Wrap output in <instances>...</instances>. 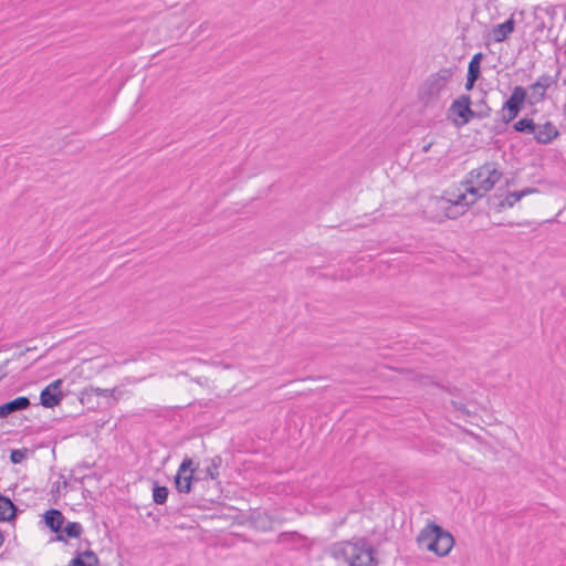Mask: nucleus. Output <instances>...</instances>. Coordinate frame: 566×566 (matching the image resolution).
<instances>
[{"mask_svg": "<svg viewBox=\"0 0 566 566\" xmlns=\"http://www.w3.org/2000/svg\"><path fill=\"white\" fill-rule=\"evenodd\" d=\"M502 178V172L493 163H486L469 172L463 190L448 192V198H441L440 202L447 210L446 216L455 219L463 214L465 209L485 196Z\"/></svg>", "mask_w": 566, "mask_h": 566, "instance_id": "nucleus-1", "label": "nucleus"}, {"mask_svg": "<svg viewBox=\"0 0 566 566\" xmlns=\"http://www.w3.org/2000/svg\"><path fill=\"white\" fill-rule=\"evenodd\" d=\"M333 555L337 559H343L348 566H376L378 564L375 548L366 539L335 545Z\"/></svg>", "mask_w": 566, "mask_h": 566, "instance_id": "nucleus-2", "label": "nucleus"}, {"mask_svg": "<svg viewBox=\"0 0 566 566\" xmlns=\"http://www.w3.org/2000/svg\"><path fill=\"white\" fill-rule=\"evenodd\" d=\"M452 75L451 69H442L427 78L420 91L421 98L426 104H433L440 97Z\"/></svg>", "mask_w": 566, "mask_h": 566, "instance_id": "nucleus-3", "label": "nucleus"}, {"mask_svg": "<svg viewBox=\"0 0 566 566\" xmlns=\"http://www.w3.org/2000/svg\"><path fill=\"white\" fill-rule=\"evenodd\" d=\"M417 543L422 549L433 552L438 556H447L455 541L452 533H419Z\"/></svg>", "mask_w": 566, "mask_h": 566, "instance_id": "nucleus-4", "label": "nucleus"}, {"mask_svg": "<svg viewBox=\"0 0 566 566\" xmlns=\"http://www.w3.org/2000/svg\"><path fill=\"white\" fill-rule=\"evenodd\" d=\"M449 116L457 126H463L475 117V111L471 108L469 95H461L454 99L449 108Z\"/></svg>", "mask_w": 566, "mask_h": 566, "instance_id": "nucleus-5", "label": "nucleus"}, {"mask_svg": "<svg viewBox=\"0 0 566 566\" xmlns=\"http://www.w3.org/2000/svg\"><path fill=\"white\" fill-rule=\"evenodd\" d=\"M526 97L527 93L523 86H515L513 88L511 96L503 104L501 109L502 120L505 124L511 123L514 118L517 117Z\"/></svg>", "mask_w": 566, "mask_h": 566, "instance_id": "nucleus-6", "label": "nucleus"}, {"mask_svg": "<svg viewBox=\"0 0 566 566\" xmlns=\"http://www.w3.org/2000/svg\"><path fill=\"white\" fill-rule=\"evenodd\" d=\"M557 75L543 74L530 85L528 103L531 105L542 103L546 98V92L557 85Z\"/></svg>", "mask_w": 566, "mask_h": 566, "instance_id": "nucleus-7", "label": "nucleus"}, {"mask_svg": "<svg viewBox=\"0 0 566 566\" xmlns=\"http://www.w3.org/2000/svg\"><path fill=\"white\" fill-rule=\"evenodd\" d=\"M195 462L190 458H185L175 476V485L179 493H189L193 481Z\"/></svg>", "mask_w": 566, "mask_h": 566, "instance_id": "nucleus-8", "label": "nucleus"}, {"mask_svg": "<svg viewBox=\"0 0 566 566\" xmlns=\"http://www.w3.org/2000/svg\"><path fill=\"white\" fill-rule=\"evenodd\" d=\"M62 379L54 380L48 387H45L40 395L41 405L45 408H53L60 405L63 394L60 390Z\"/></svg>", "mask_w": 566, "mask_h": 566, "instance_id": "nucleus-9", "label": "nucleus"}, {"mask_svg": "<svg viewBox=\"0 0 566 566\" xmlns=\"http://www.w3.org/2000/svg\"><path fill=\"white\" fill-rule=\"evenodd\" d=\"M533 134L537 143L548 144L558 136V130L551 122H547L543 125H536V130Z\"/></svg>", "mask_w": 566, "mask_h": 566, "instance_id": "nucleus-10", "label": "nucleus"}, {"mask_svg": "<svg viewBox=\"0 0 566 566\" xmlns=\"http://www.w3.org/2000/svg\"><path fill=\"white\" fill-rule=\"evenodd\" d=\"M30 406V400L27 397H18L0 406V419L9 415L27 409Z\"/></svg>", "mask_w": 566, "mask_h": 566, "instance_id": "nucleus-11", "label": "nucleus"}, {"mask_svg": "<svg viewBox=\"0 0 566 566\" xmlns=\"http://www.w3.org/2000/svg\"><path fill=\"white\" fill-rule=\"evenodd\" d=\"M43 517L45 526L51 531H62L64 516L59 510L51 509L44 513Z\"/></svg>", "mask_w": 566, "mask_h": 566, "instance_id": "nucleus-12", "label": "nucleus"}, {"mask_svg": "<svg viewBox=\"0 0 566 566\" xmlns=\"http://www.w3.org/2000/svg\"><path fill=\"white\" fill-rule=\"evenodd\" d=\"M514 20L511 18L504 23L497 24L492 30L493 40L495 42L504 41L514 31Z\"/></svg>", "mask_w": 566, "mask_h": 566, "instance_id": "nucleus-13", "label": "nucleus"}, {"mask_svg": "<svg viewBox=\"0 0 566 566\" xmlns=\"http://www.w3.org/2000/svg\"><path fill=\"white\" fill-rule=\"evenodd\" d=\"M98 558L92 551H86L83 554H77L70 562V566H97Z\"/></svg>", "mask_w": 566, "mask_h": 566, "instance_id": "nucleus-14", "label": "nucleus"}, {"mask_svg": "<svg viewBox=\"0 0 566 566\" xmlns=\"http://www.w3.org/2000/svg\"><path fill=\"white\" fill-rule=\"evenodd\" d=\"M534 192H537V189L536 188H525L521 191H514V192H511L509 193L505 199L500 203V207L501 208H504V207H513L516 202H518L523 197H525L526 195H530V193H534Z\"/></svg>", "mask_w": 566, "mask_h": 566, "instance_id": "nucleus-15", "label": "nucleus"}, {"mask_svg": "<svg viewBox=\"0 0 566 566\" xmlns=\"http://www.w3.org/2000/svg\"><path fill=\"white\" fill-rule=\"evenodd\" d=\"M15 515V506L13 503L0 495V521H9Z\"/></svg>", "mask_w": 566, "mask_h": 566, "instance_id": "nucleus-16", "label": "nucleus"}, {"mask_svg": "<svg viewBox=\"0 0 566 566\" xmlns=\"http://www.w3.org/2000/svg\"><path fill=\"white\" fill-rule=\"evenodd\" d=\"M514 129L520 133L533 134L536 130V124L533 119L522 118L513 125Z\"/></svg>", "mask_w": 566, "mask_h": 566, "instance_id": "nucleus-17", "label": "nucleus"}, {"mask_svg": "<svg viewBox=\"0 0 566 566\" xmlns=\"http://www.w3.org/2000/svg\"><path fill=\"white\" fill-rule=\"evenodd\" d=\"M221 464H222L221 457H219V455L213 457L210 460V463L206 469L207 475L210 479L216 480L219 476V468L221 467Z\"/></svg>", "mask_w": 566, "mask_h": 566, "instance_id": "nucleus-18", "label": "nucleus"}, {"mask_svg": "<svg viewBox=\"0 0 566 566\" xmlns=\"http://www.w3.org/2000/svg\"><path fill=\"white\" fill-rule=\"evenodd\" d=\"M482 56H483L482 53H476L475 55H473L472 60L469 63L468 75H474V76L479 77L480 62L482 60Z\"/></svg>", "mask_w": 566, "mask_h": 566, "instance_id": "nucleus-19", "label": "nucleus"}, {"mask_svg": "<svg viewBox=\"0 0 566 566\" xmlns=\"http://www.w3.org/2000/svg\"><path fill=\"white\" fill-rule=\"evenodd\" d=\"M168 496V489L166 486L156 485L153 490V499L157 504H164Z\"/></svg>", "mask_w": 566, "mask_h": 566, "instance_id": "nucleus-20", "label": "nucleus"}, {"mask_svg": "<svg viewBox=\"0 0 566 566\" xmlns=\"http://www.w3.org/2000/svg\"><path fill=\"white\" fill-rule=\"evenodd\" d=\"M82 533H55V536L50 538V543L52 542H65L67 543V538H80Z\"/></svg>", "mask_w": 566, "mask_h": 566, "instance_id": "nucleus-21", "label": "nucleus"}, {"mask_svg": "<svg viewBox=\"0 0 566 566\" xmlns=\"http://www.w3.org/2000/svg\"><path fill=\"white\" fill-rule=\"evenodd\" d=\"M27 458V450L15 449L11 451L10 460L12 463H21Z\"/></svg>", "mask_w": 566, "mask_h": 566, "instance_id": "nucleus-22", "label": "nucleus"}, {"mask_svg": "<svg viewBox=\"0 0 566 566\" xmlns=\"http://www.w3.org/2000/svg\"><path fill=\"white\" fill-rule=\"evenodd\" d=\"M92 391L96 395V396H103V397H112L115 392V389H104V388H93Z\"/></svg>", "mask_w": 566, "mask_h": 566, "instance_id": "nucleus-23", "label": "nucleus"}, {"mask_svg": "<svg viewBox=\"0 0 566 566\" xmlns=\"http://www.w3.org/2000/svg\"><path fill=\"white\" fill-rule=\"evenodd\" d=\"M490 114H491V108L485 105V106L481 107V109L475 112V117L485 118V117H489Z\"/></svg>", "mask_w": 566, "mask_h": 566, "instance_id": "nucleus-24", "label": "nucleus"}, {"mask_svg": "<svg viewBox=\"0 0 566 566\" xmlns=\"http://www.w3.org/2000/svg\"><path fill=\"white\" fill-rule=\"evenodd\" d=\"M81 525L78 523H75V522H69L63 528L62 531H81Z\"/></svg>", "mask_w": 566, "mask_h": 566, "instance_id": "nucleus-25", "label": "nucleus"}, {"mask_svg": "<svg viewBox=\"0 0 566 566\" xmlns=\"http://www.w3.org/2000/svg\"><path fill=\"white\" fill-rule=\"evenodd\" d=\"M479 77L474 76V75H468L467 77V83H465V88L469 91L473 87L475 81L478 80Z\"/></svg>", "mask_w": 566, "mask_h": 566, "instance_id": "nucleus-26", "label": "nucleus"}, {"mask_svg": "<svg viewBox=\"0 0 566 566\" xmlns=\"http://www.w3.org/2000/svg\"><path fill=\"white\" fill-rule=\"evenodd\" d=\"M423 531H433V532H437V531H443L442 527H440L439 525L434 524V523H429Z\"/></svg>", "mask_w": 566, "mask_h": 566, "instance_id": "nucleus-27", "label": "nucleus"}, {"mask_svg": "<svg viewBox=\"0 0 566 566\" xmlns=\"http://www.w3.org/2000/svg\"><path fill=\"white\" fill-rule=\"evenodd\" d=\"M289 535H298V533H287V532L281 533L279 538H277V542L279 543L285 542L287 539Z\"/></svg>", "mask_w": 566, "mask_h": 566, "instance_id": "nucleus-28", "label": "nucleus"}, {"mask_svg": "<svg viewBox=\"0 0 566 566\" xmlns=\"http://www.w3.org/2000/svg\"><path fill=\"white\" fill-rule=\"evenodd\" d=\"M453 406H454L457 409L464 411V406H463L462 403L453 402Z\"/></svg>", "mask_w": 566, "mask_h": 566, "instance_id": "nucleus-29", "label": "nucleus"}, {"mask_svg": "<svg viewBox=\"0 0 566 566\" xmlns=\"http://www.w3.org/2000/svg\"><path fill=\"white\" fill-rule=\"evenodd\" d=\"M431 145H432V144L430 143V144H428L427 146H423V149H422V150H423V153H427V151L430 149Z\"/></svg>", "mask_w": 566, "mask_h": 566, "instance_id": "nucleus-30", "label": "nucleus"}, {"mask_svg": "<svg viewBox=\"0 0 566 566\" xmlns=\"http://www.w3.org/2000/svg\"><path fill=\"white\" fill-rule=\"evenodd\" d=\"M4 538H3V533H0V546L2 545Z\"/></svg>", "mask_w": 566, "mask_h": 566, "instance_id": "nucleus-31", "label": "nucleus"}]
</instances>
